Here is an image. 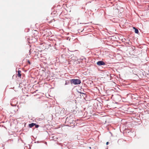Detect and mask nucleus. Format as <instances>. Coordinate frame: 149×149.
Returning <instances> with one entry per match:
<instances>
[{"label": "nucleus", "instance_id": "f257e3e1", "mask_svg": "<svg viewBox=\"0 0 149 149\" xmlns=\"http://www.w3.org/2000/svg\"><path fill=\"white\" fill-rule=\"evenodd\" d=\"M71 83L74 85H77L80 84L81 83V81L79 79H72L71 80Z\"/></svg>", "mask_w": 149, "mask_h": 149}, {"label": "nucleus", "instance_id": "f03ea898", "mask_svg": "<svg viewBox=\"0 0 149 149\" xmlns=\"http://www.w3.org/2000/svg\"><path fill=\"white\" fill-rule=\"evenodd\" d=\"M97 64L98 65H99V66H100V65H105V63H104V62H103V61H98V62L97 63Z\"/></svg>", "mask_w": 149, "mask_h": 149}, {"label": "nucleus", "instance_id": "7ed1b4c3", "mask_svg": "<svg viewBox=\"0 0 149 149\" xmlns=\"http://www.w3.org/2000/svg\"><path fill=\"white\" fill-rule=\"evenodd\" d=\"M35 125H36L35 123H31V124H29V127H30L31 128L33 127L34 126H35Z\"/></svg>", "mask_w": 149, "mask_h": 149}, {"label": "nucleus", "instance_id": "20e7f679", "mask_svg": "<svg viewBox=\"0 0 149 149\" xmlns=\"http://www.w3.org/2000/svg\"><path fill=\"white\" fill-rule=\"evenodd\" d=\"M21 72L20 70H18V74H17V76L19 77H21Z\"/></svg>", "mask_w": 149, "mask_h": 149}, {"label": "nucleus", "instance_id": "39448f33", "mask_svg": "<svg viewBox=\"0 0 149 149\" xmlns=\"http://www.w3.org/2000/svg\"><path fill=\"white\" fill-rule=\"evenodd\" d=\"M133 28L135 30V32L136 33H139V31H138V30L137 29H136V28H135V27H134Z\"/></svg>", "mask_w": 149, "mask_h": 149}, {"label": "nucleus", "instance_id": "423d86ee", "mask_svg": "<svg viewBox=\"0 0 149 149\" xmlns=\"http://www.w3.org/2000/svg\"><path fill=\"white\" fill-rule=\"evenodd\" d=\"M35 127L36 128H38L39 127V125H36V124L35 125Z\"/></svg>", "mask_w": 149, "mask_h": 149}, {"label": "nucleus", "instance_id": "0eeeda50", "mask_svg": "<svg viewBox=\"0 0 149 149\" xmlns=\"http://www.w3.org/2000/svg\"><path fill=\"white\" fill-rule=\"evenodd\" d=\"M34 31L35 32V33H36V34H38V32L36 31Z\"/></svg>", "mask_w": 149, "mask_h": 149}, {"label": "nucleus", "instance_id": "6e6552de", "mask_svg": "<svg viewBox=\"0 0 149 149\" xmlns=\"http://www.w3.org/2000/svg\"><path fill=\"white\" fill-rule=\"evenodd\" d=\"M28 63H29V64H31V63H30V62L29 61V60H28Z\"/></svg>", "mask_w": 149, "mask_h": 149}, {"label": "nucleus", "instance_id": "1a4fd4ad", "mask_svg": "<svg viewBox=\"0 0 149 149\" xmlns=\"http://www.w3.org/2000/svg\"><path fill=\"white\" fill-rule=\"evenodd\" d=\"M108 144H109V142H107L106 143V145H108Z\"/></svg>", "mask_w": 149, "mask_h": 149}]
</instances>
